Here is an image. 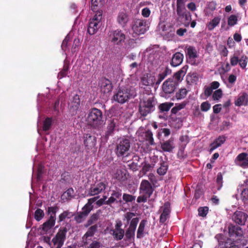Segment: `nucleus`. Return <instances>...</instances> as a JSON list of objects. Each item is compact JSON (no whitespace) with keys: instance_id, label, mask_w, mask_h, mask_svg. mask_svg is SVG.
<instances>
[{"instance_id":"obj_30","label":"nucleus","mask_w":248,"mask_h":248,"mask_svg":"<svg viewBox=\"0 0 248 248\" xmlns=\"http://www.w3.org/2000/svg\"><path fill=\"white\" fill-rule=\"evenodd\" d=\"M144 140L148 142L149 145H155V144L153 138V134L150 130H147L142 134Z\"/></svg>"},{"instance_id":"obj_6","label":"nucleus","mask_w":248,"mask_h":248,"mask_svg":"<svg viewBox=\"0 0 248 248\" xmlns=\"http://www.w3.org/2000/svg\"><path fill=\"white\" fill-rule=\"evenodd\" d=\"M130 147V140L127 139H121L116 143L115 152L118 157H124L129 155Z\"/></svg>"},{"instance_id":"obj_34","label":"nucleus","mask_w":248,"mask_h":248,"mask_svg":"<svg viewBox=\"0 0 248 248\" xmlns=\"http://www.w3.org/2000/svg\"><path fill=\"white\" fill-rule=\"evenodd\" d=\"M221 18L220 16H216L211 20L207 24V28L208 31H211L217 26L220 21Z\"/></svg>"},{"instance_id":"obj_54","label":"nucleus","mask_w":248,"mask_h":248,"mask_svg":"<svg viewBox=\"0 0 248 248\" xmlns=\"http://www.w3.org/2000/svg\"><path fill=\"white\" fill-rule=\"evenodd\" d=\"M237 17L234 15H231L228 19V24L230 26H233L237 23Z\"/></svg>"},{"instance_id":"obj_41","label":"nucleus","mask_w":248,"mask_h":248,"mask_svg":"<svg viewBox=\"0 0 248 248\" xmlns=\"http://www.w3.org/2000/svg\"><path fill=\"white\" fill-rule=\"evenodd\" d=\"M52 124V119L51 117H47L45 119L43 123V130L47 131L49 130Z\"/></svg>"},{"instance_id":"obj_35","label":"nucleus","mask_w":248,"mask_h":248,"mask_svg":"<svg viewBox=\"0 0 248 248\" xmlns=\"http://www.w3.org/2000/svg\"><path fill=\"white\" fill-rule=\"evenodd\" d=\"M187 90L184 88L179 89L175 93L174 96L172 98V100H181L186 97L187 93Z\"/></svg>"},{"instance_id":"obj_14","label":"nucleus","mask_w":248,"mask_h":248,"mask_svg":"<svg viewBox=\"0 0 248 248\" xmlns=\"http://www.w3.org/2000/svg\"><path fill=\"white\" fill-rule=\"evenodd\" d=\"M99 86L101 93L104 94L110 93L113 89L111 81L106 78H101L99 83Z\"/></svg>"},{"instance_id":"obj_53","label":"nucleus","mask_w":248,"mask_h":248,"mask_svg":"<svg viewBox=\"0 0 248 248\" xmlns=\"http://www.w3.org/2000/svg\"><path fill=\"white\" fill-rule=\"evenodd\" d=\"M247 60V57L244 55H242L240 59H239V64L242 68H246L248 62Z\"/></svg>"},{"instance_id":"obj_20","label":"nucleus","mask_w":248,"mask_h":248,"mask_svg":"<svg viewBox=\"0 0 248 248\" xmlns=\"http://www.w3.org/2000/svg\"><path fill=\"white\" fill-rule=\"evenodd\" d=\"M107 185L104 182H100L95 185L92 186L89 190L88 195L90 196H94L104 191L106 188Z\"/></svg>"},{"instance_id":"obj_64","label":"nucleus","mask_w":248,"mask_h":248,"mask_svg":"<svg viewBox=\"0 0 248 248\" xmlns=\"http://www.w3.org/2000/svg\"><path fill=\"white\" fill-rule=\"evenodd\" d=\"M151 14V11L147 7L144 8L141 11V15L143 17H148Z\"/></svg>"},{"instance_id":"obj_19","label":"nucleus","mask_w":248,"mask_h":248,"mask_svg":"<svg viewBox=\"0 0 248 248\" xmlns=\"http://www.w3.org/2000/svg\"><path fill=\"white\" fill-rule=\"evenodd\" d=\"M83 143L87 150L93 149L96 143V138L91 134H84L83 135Z\"/></svg>"},{"instance_id":"obj_12","label":"nucleus","mask_w":248,"mask_h":248,"mask_svg":"<svg viewBox=\"0 0 248 248\" xmlns=\"http://www.w3.org/2000/svg\"><path fill=\"white\" fill-rule=\"evenodd\" d=\"M139 220V218L136 217L133 218L130 222L129 227L126 230L125 232H124L126 240H130L132 238L134 237L135 231Z\"/></svg>"},{"instance_id":"obj_56","label":"nucleus","mask_w":248,"mask_h":248,"mask_svg":"<svg viewBox=\"0 0 248 248\" xmlns=\"http://www.w3.org/2000/svg\"><path fill=\"white\" fill-rule=\"evenodd\" d=\"M219 54L221 56L227 57L228 54V50L227 47L224 45H219L218 47Z\"/></svg>"},{"instance_id":"obj_29","label":"nucleus","mask_w":248,"mask_h":248,"mask_svg":"<svg viewBox=\"0 0 248 248\" xmlns=\"http://www.w3.org/2000/svg\"><path fill=\"white\" fill-rule=\"evenodd\" d=\"M248 104V94L245 93L240 95L235 101L236 106H247Z\"/></svg>"},{"instance_id":"obj_40","label":"nucleus","mask_w":248,"mask_h":248,"mask_svg":"<svg viewBox=\"0 0 248 248\" xmlns=\"http://www.w3.org/2000/svg\"><path fill=\"white\" fill-rule=\"evenodd\" d=\"M168 169V166L166 162L162 161L160 164V167L157 170V173L159 175H164Z\"/></svg>"},{"instance_id":"obj_24","label":"nucleus","mask_w":248,"mask_h":248,"mask_svg":"<svg viewBox=\"0 0 248 248\" xmlns=\"http://www.w3.org/2000/svg\"><path fill=\"white\" fill-rule=\"evenodd\" d=\"M226 137L224 135H220L213 142L210 144V149L209 152H212L217 148L221 146L226 141Z\"/></svg>"},{"instance_id":"obj_13","label":"nucleus","mask_w":248,"mask_h":248,"mask_svg":"<svg viewBox=\"0 0 248 248\" xmlns=\"http://www.w3.org/2000/svg\"><path fill=\"white\" fill-rule=\"evenodd\" d=\"M229 234L233 239H240L243 236L242 228L237 225H229L228 227Z\"/></svg>"},{"instance_id":"obj_8","label":"nucleus","mask_w":248,"mask_h":248,"mask_svg":"<svg viewBox=\"0 0 248 248\" xmlns=\"http://www.w3.org/2000/svg\"><path fill=\"white\" fill-rule=\"evenodd\" d=\"M67 230L66 227L61 228L55 236L52 239V242L55 248H61L66 239V234Z\"/></svg>"},{"instance_id":"obj_37","label":"nucleus","mask_w":248,"mask_h":248,"mask_svg":"<svg viewBox=\"0 0 248 248\" xmlns=\"http://www.w3.org/2000/svg\"><path fill=\"white\" fill-rule=\"evenodd\" d=\"M147 220L145 219L142 220L140 221L137 232V238H141L143 237L145 226Z\"/></svg>"},{"instance_id":"obj_16","label":"nucleus","mask_w":248,"mask_h":248,"mask_svg":"<svg viewBox=\"0 0 248 248\" xmlns=\"http://www.w3.org/2000/svg\"><path fill=\"white\" fill-rule=\"evenodd\" d=\"M80 104V99L78 94L75 95L70 101L68 103V108L72 115L77 114Z\"/></svg>"},{"instance_id":"obj_55","label":"nucleus","mask_w":248,"mask_h":248,"mask_svg":"<svg viewBox=\"0 0 248 248\" xmlns=\"http://www.w3.org/2000/svg\"><path fill=\"white\" fill-rule=\"evenodd\" d=\"M87 216L84 214L82 212H80L78 214V215L75 217V220L78 223H81L83 221L84 219Z\"/></svg>"},{"instance_id":"obj_27","label":"nucleus","mask_w":248,"mask_h":248,"mask_svg":"<svg viewBox=\"0 0 248 248\" xmlns=\"http://www.w3.org/2000/svg\"><path fill=\"white\" fill-rule=\"evenodd\" d=\"M128 21L129 17L125 12L122 11L118 13L117 17V21L121 27H124Z\"/></svg>"},{"instance_id":"obj_52","label":"nucleus","mask_w":248,"mask_h":248,"mask_svg":"<svg viewBox=\"0 0 248 248\" xmlns=\"http://www.w3.org/2000/svg\"><path fill=\"white\" fill-rule=\"evenodd\" d=\"M216 182L217 186V189L218 190H219L222 187L223 185V176L221 172L217 173Z\"/></svg>"},{"instance_id":"obj_11","label":"nucleus","mask_w":248,"mask_h":248,"mask_svg":"<svg viewBox=\"0 0 248 248\" xmlns=\"http://www.w3.org/2000/svg\"><path fill=\"white\" fill-rule=\"evenodd\" d=\"M127 170L120 167L114 168V171L112 174V179L121 183L125 182L127 179Z\"/></svg>"},{"instance_id":"obj_60","label":"nucleus","mask_w":248,"mask_h":248,"mask_svg":"<svg viewBox=\"0 0 248 248\" xmlns=\"http://www.w3.org/2000/svg\"><path fill=\"white\" fill-rule=\"evenodd\" d=\"M220 248H239L234 242L231 241L226 242L224 246Z\"/></svg>"},{"instance_id":"obj_26","label":"nucleus","mask_w":248,"mask_h":248,"mask_svg":"<svg viewBox=\"0 0 248 248\" xmlns=\"http://www.w3.org/2000/svg\"><path fill=\"white\" fill-rule=\"evenodd\" d=\"M184 55L182 53L176 52L173 55L170 64L172 67H177L182 63Z\"/></svg>"},{"instance_id":"obj_28","label":"nucleus","mask_w":248,"mask_h":248,"mask_svg":"<svg viewBox=\"0 0 248 248\" xmlns=\"http://www.w3.org/2000/svg\"><path fill=\"white\" fill-rule=\"evenodd\" d=\"M176 13L179 17L185 18L186 20L188 19V16L190 15L185 6L176 5Z\"/></svg>"},{"instance_id":"obj_44","label":"nucleus","mask_w":248,"mask_h":248,"mask_svg":"<svg viewBox=\"0 0 248 248\" xmlns=\"http://www.w3.org/2000/svg\"><path fill=\"white\" fill-rule=\"evenodd\" d=\"M173 105V103H164L159 106V108L161 112L168 111Z\"/></svg>"},{"instance_id":"obj_9","label":"nucleus","mask_w":248,"mask_h":248,"mask_svg":"<svg viewBox=\"0 0 248 248\" xmlns=\"http://www.w3.org/2000/svg\"><path fill=\"white\" fill-rule=\"evenodd\" d=\"M132 29L137 35L144 34L147 31L146 21L140 19H134L132 23Z\"/></svg>"},{"instance_id":"obj_47","label":"nucleus","mask_w":248,"mask_h":248,"mask_svg":"<svg viewBox=\"0 0 248 248\" xmlns=\"http://www.w3.org/2000/svg\"><path fill=\"white\" fill-rule=\"evenodd\" d=\"M68 70V65L64 64L63 65L62 69L59 73L58 75V78L59 79H62L63 77H65L67 74Z\"/></svg>"},{"instance_id":"obj_32","label":"nucleus","mask_w":248,"mask_h":248,"mask_svg":"<svg viewBox=\"0 0 248 248\" xmlns=\"http://www.w3.org/2000/svg\"><path fill=\"white\" fill-rule=\"evenodd\" d=\"M161 148L164 152H171L174 148L173 140L170 139L161 143Z\"/></svg>"},{"instance_id":"obj_1","label":"nucleus","mask_w":248,"mask_h":248,"mask_svg":"<svg viewBox=\"0 0 248 248\" xmlns=\"http://www.w3.org/2000/svg\"><path fill=\"white\" fill-rule=\"evenodd\" d=\"M156 100L153 94H147L140 98L138 112L139 118L143 120L145 117L152 113L155 109Z\"/></svg>"},{"instance_id":"obj_4","label":"nucleus","mask_w":248,"mask_h":248,"mask_svg":"<svg viewBox=\"0 0 248 248\" xmlns=\"http://www.w3.org/2000/svg\"><path fill=\"white\" fill-rule=\"evenodd\" d=\"M154 190V189L150 182L145 179L142 180L140 186V195L137 199V202H146L153 194Z\"/></svg>"},{"instance_id":"obj_39","label":"nucleus","mask_w":248,"mask_h":248,"mask_svg":"<svg viewBox=\"0 0 248 248\" xmlns=\"http://www.w3.org/2000/svg\"><path fill=\"white\" fill-rule=\"evenodd\" d=\"M186 55L189 59H195L198 57L197 51L195 48L192 46H189L186 48Z\"/></svg>"},{"instance_id":"obj_33","label":"nucleus","mask_w":248,"mask_h":248,"mask_svg":"<svg viewBox=\"0 0 248 248\" xmlns=\"http://www.w3.org/2000/svg\"><path fill=\"white\" fill-rule=\"evenodd\" d=\"M112 234L116 241L121 240L124 236V230L123 229H114L112 230Z\"/></svg>"},{"instance_id":"obj_38","label":"nucleus","mask_w":248,"mask_h":248,"mask_svg":"<svg viewBox=\"0 0 248 248\" xmlns=\"http://www.w3.org/2000/svg\"><path fill=\"white\" fill-rule=\"evenodd\" d=\"M155 81V78L154 76H148L145 77H144L141 78V82L143 85L145 86H152L154 85Z\"/></svg>"},{"instance_id":"obj_59","label":"nucleus","mask_w":248,"mask_h":248,"mask_svg":"<svg viewBox=\"0 0 248 248\" xmlns=\"http://www.w3.org/2000/svg\"><path fill=\"white\" fill-rule=\"evenodd\" d=\"M136 216L135 213L133 212H128L125 213L124 215V218L126 220L127 223H129V221H131L134 217Z\"/></svg>"},{"instance_id":"obj_63","label":"nucleus","mask_w":248,"mask_h":248,"mask_svg":"<svg viewBox=\"0 0 248 248\" xmlns=\"http://www.w3.org/2000/svg\"><path fill=\"white\" fill-rule=\"evenodd\" d=\"M93 209V207H90L85 204L82 208L81 212L83 213L84 214H85L86 216H88Z\"/></svg>"},{"instance_id":"obj_10","label":"nucleus","mask_w":248,"mask_h":248,"mask_svg":"<svg viewBox=\"0 0 248 248\" xmlns=\"http://www.w3.org/2000/svg\"><path fill=\"white\" fill-rule=\"evenodd\" d=\"M178 85L173 78H168L162 84L163 93L166 95L173 93Z\"/></svg>"},{"instance_id":"obj_23","label":"nucleus","mask_w":248,"mask_h":248,"mask_svg":"<svg viewBox=\"0 0 248 248\" xmlns=\"http://www.w3.org/2000/svg\"><path fill=\"white\" fill-rule=\"evenodd\" d=\"M188 68V65H185L181 69L174 74L173 77L171 78H173L174 81L177 82L178 85H179V82L183 80V77L186 74Z\"/></svg>"},{"instance_id":"obj_18","label":"nucleus","mask_w":248,"mask_h":248,"mask_svg":"<svg viewBox=\"0 0 248 248\" xmlns=\"http://www.w3.org/2000/svg\"><path fill=\"white\" fill-rule=\"evenodd\" d=\"M234 163L243 169L248 168V154L245 152L239 154L235 158Z\"/></svg>"},{"instance_id":"obj_50","label":"nucleus","mask_w":248,"mask_h":248,"mask_svg":"<svg viewBox=\"0 0 248 248\" xmlns=\"http://www.w3.org/2000/svg\"><path fill=\"white\" fill-rule=\"evenodd\" d=\"M44 215L45 214L43 210L38 208L34 212V218L39 221L43 218Z\"/></svg>"},{"instance_id":"obj_22","label":"nucleus","mask_w":248,"mask_h":248,"mask_svg":"<svg viewBox=\"0 0 248 248\" xmlns=\"http://www.w3.org/2000/svg\"><path fill=\"white\" fill-rule=\"evenodd\" d=\"M118 125V120L115 118H111L108 121L107 131L105 133V137L108 138L111 136L116 127Z\"/></svg>"},{"instance_id":"obj_42","label":"nucleus","mask_w":248,"mask_h":248,"mask_svg":"<svg viewBox=\"0 0 248 248\" xmlns=\"http://www.w3.org/2000/svg\"><path fill=\"white\" fill-rule=\"evenodd\" d=\"M199 79L198 74L196 73H190L186 76V80L190 83H194Z\"/></svg>"},{"instance_id":"obj_17","label":"nucleus","mask_w":248,"mask_h":248,"mask_svg":"<svg viewBox=\"0 0 248 248\" xmlns=\"http://www.w3.org/2000/svg\"><path fill=\"white\" fill-rule=\"evenodd\" d=\"M160 209H162V212L159 217V222L160 223L164 224L170 217L171 212L170 203L168 202H165L163 206L161 207Z\"/></svg>"},{"instance_id":"obj_21","label":"nucleus","mask_w":248,"mask_h":248,"mask_svg":"<svg viewBox=\"0 0 248 248\" xmlns=\"http://www.w3.org/2000/svg\"><path fill=\"white\" fill-rule=\"evenodd\" d=\"M248 215L244 212L239 211H235L232 216V220L236 223L243 225L245 224Z\"/></svg>"},{"instance_id":"obj_51","label":"nucleus","mask_w":248,"mask_h":248,"mask_svg":"<svg viewBox=\"0 0 248 248\" xmlns=\"http://www.w3.org/2000/svg\"><path fill=\"white\" fill-rule=\"evenodd\" d=\"M209 208L207 206L200 207L198 208L199 216L202 217H205L208 213Z\"/></svg>"},{"instance_id":"obj_46","label":"nucleus","mask_w":248,"mask_h":248,"mask_svg":"<svg viewBox=\"0 0 248 248\" xmlns=\"http://www.w3.org/2000/svg\"><path fill=\"white\" fill-rule=\"evenodd\" d=\"M74 194V190L72 188H68L63 194L62 197L65 198L66 200H70L73 197Z\"/></svg>"},{"instance_id":"obj_7","label":"nucleus","mask_w":248,"mask_h":248,"mask_svg":"<svg viewBox=\"0 0 248 248\" xmlns=\"http://www.w3.org/2000/svg\"><path fill=\"white\" fill-rule=\"evenodd\" d=\"M102 14V10L97 11L93 18L90 20L87 29V31L89 34H94L100 27Z\"/></svg>"},{"instance_id":"obj_25","label":"nucleus","mask_w":248,"mask_h":248,"mask_svg":"<svg viewBox=\"0 0 248 248\" xmlns=\"http://www.w3.org/2000/svg\"><path fill=\"white\" fill-rule=\"evenodd\" d=\"M98 226L97 224L91 226L88 230L87 232L84 234L82 237L83 242L85 245L88 244V238L89 237H93L95 233L97 231Z\"/></svg>"},{"instance_id":"obj_49","label":"nucleus","mask_w":248,"mask_h":248,"mask_svg":"<svg viewBox=\"0 0 248 248\" xmlns=\"http://www.w3.org/2000/svg\"><path fill=\"white\" fill-rule=\"evenodd\" d=\"M186 105V103L184 102L180 104H176L175 106L173 107L171 110V113L174 114H176L179 110L184 108Z\"/></svg>"},{"instance_id":"obj_61","label":"nucleus","mask_w":248,"mask_h":248,"mask_svg":"<svg viewBox=\"0 0 248 248\" xmlns=\"http://www.w3.org/2000/svg\"><path fill=\"white\" fill-rule=\"evenodd\" d=\"M239 63V58L233 55L230 58V64L232 66H236Z\"/></svg>"},{"instance_id":"obj_3","label":"nucleus","mask_w":248,"mask_h":248,"mask_svg":"<svg viewBox=\"0 0 248 248\" xmlns=\"http://www.w3.org/2000/svg\"><path fill=\"white\" fill-rule=\"evenodd\" d=\"M103 114L101 110L93 108H91L87 115V124L94 129L98 128L102 124Z\"/></svg>"},{"instance_id":"obj_36","label":"nucleus","mask_w":248,"mask_h":248,"mask_svg":"<svg viewBox=\"0 0 248 248\" xmlns=\"http://www.w3.org/2000/svg\"><path fill=\"white\" fill-rule=\"evenodd\" d=\"M171 72V69L166 67L165 70L161 73L159 74L157 77V80L156 81V84H159Z\"/></svg>"},{"instance_id":"obj_48","label":"nucleus","mask_w":248,"mask_h":248,"mask_svg":"<svg viewBox=\"0 0 248 248\" xmlns=\"http://www.w3.org/2000/svg\"><path fill=\"white\" fill-rule=\"evenodd\" d=\"M122 195V190L118 188L116 190H113L112 191L111 195L113 196V197L115 198L116 200H119V202H121V196Z\"/></svg>"},{"instance_id":"obj_45","label":"nucleus","mask_w":248,"mask_h":248,"mask_svg":"<svg viewBox=\"0 0 248 248\" xmlns=\"http://www.w3.org/2000/svg\"><path fill=\"white\" fill-rule=\"evenodd\" d=\"M136 199V196L124 193L123 195V200L125 203L132 202Z\"/></svg>"},{"instance_id":"obj_62","label":"nucleus","mask_w":248,"mask_h":248,"mask_svg":"<svg viewBox=\"0 0 248 248\" xmlns=\"http://www.w3.org/2000/svg\"><path fill=\"white\" fill-rule=\"evenodd\" d=\"M101 247V243L97 241H93L89 246L88 248H100Z\"/></svg>"},{"instance_id":"obj_2","label":"nucleus","mask_w":248,"mask_h":248,"mask_svg":"<svg viewBox=\"0 0 248 248\" xmlns=\"http://www.w3.org/2000/svg\"><path fill=\"white\" fill-rule=\"evenodd\" d=\"M135 88L129 85L119 87L112 97V100L121 104L128 101L136 96Z\"/></svg>"},{"instance_id":"obj_15","label":"nucleus","mask_w":248,"mask_h":248,"mask_svg":"<svg viewBox=\"0 0 248 248\" xmlns=\"http://www.w3.org/2000/svg\"><path fill=\"white\" fill-rule=\"evenodd\" d=\"M109 36L111 38V41L114 44L118 45L120 43L124 41L125 35L120 30L111 31L109 32Z\"/></svg>"},{"instance_id":"obj_58","label":"nucleus","mask_w":248,"mask_h":248,"mask_svg":"<svg viewBox=\"0 0 248 248\" xmlns=\"http://www.w3.org/2000/svg\"><path fill=\"white\" fill-rule=\"evenodd\" d=\"M211 108V105L208 102H204L202 103L201 105V109L202 111H207Z\"/></svg>"},{"instance_id":"obj_57","label":"nucleus","mask_w":248,"mask_h":248,"mask_svg":"<svg viewBox=\"0 0 248 248\" xmlns=\"http://www.w3.org/2000/svg\"><path fill=\"white\" fill-rule=\"evenodd\" d=\"M222 96V91L219 89L214 92L212 95V98L214 100H218Z\"/></svg>"},{"instance_id":"obj_31","label":"nucleus","mask_w":248,"mask_h":248,"mask_svg":"<svg viewBox=\"0 0 248 248\" xmlns=\"http://www.w3.org/2000/svg\"><path fill=\"white\" fill-rule=\"evenodd\" d=\"M157 159L156 158H153L151 164L145 162L144 164L143 165L141 170L143 174L145 175L147 172L153 170L155 166L156 160Z\"/></svg>"},{"instance_id":"obj_5","label":"nucleus","mask_w":248,"mask_h":248,"mask_svg":"<svg viewBox=\"0 0 248 248\" xmlns=\"http://www.w3.org/2000/svg\"><path fill=\"white\" fill-rule=\"evenodd\" d=\"M57 206L48 207L47 213L50 216L48 219L41 226L42 231L44 234L47 233L54 226L56 222V214L58 210Z\"/></svg>"},{"instance_id":"obj_43","label":"nucleus","mask_w":248,"mask_h":248,"mask_svg":"<svg viewBox=\"0 0 248 248\" xmlns=\"http://www.w3.org/2000/svg\"><path fill=\"white\" fill-rule=\"evenodd\" d=\"M72 216L73 215H72L71 213L69 211H64L59 216L58 222H61L66 218H70L72 217Z\"/></svg>"}]
</instances>
